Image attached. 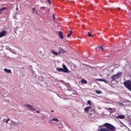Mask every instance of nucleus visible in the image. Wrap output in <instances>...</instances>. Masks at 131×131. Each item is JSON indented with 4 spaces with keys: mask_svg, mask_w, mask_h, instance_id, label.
Returning <instances> with one entry per match:
<instances>
[{
    "mask_svg": "<svg viewBox=\"0 0 131 131\" xmlns=\"http://www.w3.org/2000/svg\"><path fill=\"white\" fill-rule=\"evenodd\" d=\"M4 71L6 72V73H11V72H12L11 70H8V69L6 68L4 69Z\"/></svg>",
    "mask_w": 131,
    "mask_h": 131,
    "instance_id": "ddd939ff",
    "label": "nucleus"
},
{
    "mask_svg": "<svg viewBox=\"0 0 131 131\" xmlns=\"http://www.w3.org/2000/svg\"><path fill=\"white\" fill-rule=\"evenodd\" d=\"M47 1L48 2L49 4L51 5V0H47Z\"/></svg>",
    "mask_w": 131,
    "mask_h": 131,
    "instance_id": "393cba45",
    "label": "nucleus"
},
{
    "mask_svg": "<svg viewBox=\"0 0 131 131\" xmlns=\"http://www.w3.org/2000/svg\"><path fill=\"white\" fill-rule=\"evenodd\" d=\"M32 11H33V13H35V12H36V10L35 9V8H33L32 9Z\"/></svg>",
    "mask_w": 131,
    "mask_h": 131,
    "instance_id": "5701e85b",
    "label": "nucleus"
},
{
    "mask_svg": "<svg viewBox=\"0 0 131 131\" xmlns=\"http://www.w3.org/2000/svg\"><path fill=\"white\" fill-rule=\"evenodd\" d=\"M107 110H112V111H110V113H114V112H115V111H116V110L115 108H112L111 107H108L107 108Z\"/></svg>",
    "mask_w": 131,
    "mask_h": 131,
    "instance_id": "9d476101",
    "label": "nucleus"
},
{
    "mask_svg": "<svg viewBox=\"0 0 131 131\" xmlns=\"http://www.w3.org/2000/svg\"><path fill=\"white\" fill-rule=\"evenodd\" d=\"M130 4H131V0H130Z\"/></svg>",
    "mask_w": 131,
    "mask_h": 131,
    "instance_id": "7c9ffc66",
    "label": "nucleus"
},
{
    "mask_svg": "<svg viewBox=\"0 0 131 131\" xmlns=\"http://www.w3.org/2000/svg\"><path fill=\"white\" fill-rule=\"evenodd\" d=\"M87 103L88 104H89V105H90V106H92V103L91 102V100H88Z\"/></svg>",
    "mask_w": 131,
    "mask_h": 131,
    "instance_id": "412c9836",
    "label": "nucleus"
},
{
    "mask_svg": "<svg viewBox=\"0 0 131 131\" xmlns=\"http://www.w3.org/2000/svg\"><path fill=\"white\" fill-rule=\"evenodd\" d=\"M98 49H99V50H101V51H103V50H104L103 49V46H101V47L99 46Z\"/></svg>",
    "mask_w": 131,
    "mask_h": 131,
    "instance_id": "4be33fe9",
    "label": "nucleus"
},
{
    "mask_svg": "<svg viewBox=\"0 0 131 131\" xmlns=\"http://www.w3.org/2000/svg\"><path fill=\"white\" fill-rule=\"evenodd\" d=\"M58 35L60 38H61V39H64V36H63V33H62V32L59 31Z\"/></svg>",
    "mask_w": 131,
    "mask_h": 131,
    "instance_id": "6e6552de",
    "label": "nucleus"
},
{
    "mask_svg": "<svg viewBox=\"0 0 131 131\" xmlns=\"http://www.w3.org/2000/svg\"><path fill=\"white\" fill-rule=\"evenodd\" d=\"M18 8H16V11H18Z\"/></svg>",
    "mask_w": 131,
    "mask_h": 131,
    "instance_id": "cd10ccee",
    "label": "nucleus"
},
{
    "mask_svg": "<svg viewBox=\"0 0 131 131\" xmlns=\"http://www.w3.org/2000/svg\"><path fill=\"white\" fill-rule=\"evenodd\" d=\"M1 14H2V13H1V11H0V15H1Z\"/></svg>",
    "mask_w": 131,
    "mask_h": 131,
    "instance_id": "c756f323",
    "label": "nucleus"
},
{
    "mask_svg": "<svg viewBox=\"0 0 131 131\" xmlns=\"http://www.w3.org/2000/svg\"><path fill=\"white\" fill-rule=\"evenodd\" d=\"M65 53H66V51H65L64 50L62 49L61 48H60L59 50V52H58V54H65Z\"/></svg>",
    "mask_w": 131,
    "mask_h": 131,
    "instance_id": "1a4fd4ad",
    "label": "nucleus"
},
{
    "mask_svg": "<svg viewBox=\"0 0 131 131\" xmlns=\"http://www.w3.org/2000/svg\"><path fill=\"white\" fill-rule=\"evenodd\" d=\"M96 94H102V92H101V91L100 90H96Z\"/></svg>",
    "mask_w": 131,
    "mask_h": 131,
    "instance_id": "6ab92c4d",
    "label": "nucleus"
},
{
    "mask_svg": "<svg viewBox=\"0 0 131 131\" xmlns=\"http://www.w3.org/2000/svg\"><path fill=\"white\" fill-rule=\"evenodd\" d=\"M6 9H7L6 7H3V8L0 9V11L3 12V11H4V10H6Z\"/></svg>",
    "mask_w": 131,
    "mask_h": 131,
    "instance_id": "aec40b11",
    "label": "nucleus"
},
{
    "mask_svg": "<svg viewBox=\"0 0 131 131\" xmlns=\"http://www.w3.org/2000/svg\"><path fill=\"white\" fill-rule=\"evenodd\" d=\"M9 120H10V119H6V121H5L6 123H8L9 122Z\"/></svg>",
    "mask_w": 131,
    "mask_h": 131,
    "instance_id": "b1692460",
    "label": "nucleus"
},
{
    "mask_svg": "<svg viewBox=\"0 0 131 131\" xmlns=\"http://www.w3.org/2000/svg\"><path fill=\"white\" fill-rule=\"evenodd\" d=\"M86 35H88L89 37H92V36H94L92 34H91L89 32L86 33Z\"/></svg>",
    "mask_w": 131,
    "mask_h": 131,
    "instance_id": "2eb2a0df",
    "label": "nucleus"
},
{
    "mask_svg": "<svg viewBox=\"0 0 131 131\" xmlns=\"http://www.w3.org/2000/svg\"><path fill=\"white\" fill-rule=\"evenodd\" d=\"M124 86L131 92V81L129 80L125 81L123 83Z\"/></svg>",
    "mask_w": 131,
    "mask_h": 131,
    "instance_id": "20e7f679",
    "label": "nucleus"
},
{
    "mask_svg": "<svg viewBox=\"0 0 131 131\" xmlns=\"http://www.w3.org/2000/svg\"><path fill=\"white\" fill-rule=\"evenodd\" d=\"M53 18L54 20L55 21V14L53 15Z\"/></svg>",
    "mask_w": 131,
    "mask_h": 131,
    "instance_id": "a878e982",
    "label": "nucleus"
},
{
    "mask_svg": "<svg viewBox=\"0 0 131 131\" xmlns=\"http://www.w3.org/2000/svg\"><path fill=\"white\" fill-rule=\"evenodd\" d=\"M106 128H99L98 131H114L115 130V127L111 124L105 123L103 124Z\"/></svg>",
    "mask_w": 131,
    "mask_h": 131,
    "instance_id": "f257e3e1",
    "label": "nucleus"
},
{
    "mask_svg": "<svg viewBox=\"0 0 131 131\" xmlns=\"http://www.w3.org/2000/svg\"><path fill=\"white\" fill-rule=\"evenodd\" d=\"M125 117L124 115H119L117 116V118H119L120 119H123Z\"/></svg>",
    "mask_w": 131,
    "mask_h": 131,
    "instance_id": "9b49d317",
    "label": "nucleus"
},
{
    "mask_svg": "<svg viewBox=\"0 0 131 131\" xmlns=\"http://www.w3.org/2000/svg\"><path fill=\"white\" fill-rule=\"evenodd\" d=\"M36 113H39L40 112L36 111Z\"/></svg>",
    "mask_w": 131,
    "mask_h": 131,
    "instance_id": "bb28decb",
    "label": "nucleus"
},
{
    "mask_svg": "<svg viewBox=\"0 0 131 131\" xmlns=\"http://www.w3.org/2000/svg\"><path fill=\"white\" fill-rule=\"evenodd\" d=\"M51 52L53 55H55V56H58V55H59V52H57L54 50H52Z\"/></svg>",
    "mask_w": 131,
    "mask_h": 131,
    "instance_id": "f8f14e48",
    "label": "nucleus"
},
{
    "mask_svg": "<svg viewBox=\"0 0 131 131\" xmlns=\"http://www.w3.org/2000/svg\"><path fill=\"white\" fill-rule=\"evenodd\" d=\"M81 83H84L85 84H86L88 83V82L86 81V80L84 79H82L81 80Z\"/></svg>",
    "mask_w": 131,
    "mask_h": 131,
    "instance_id": "4468645a",
    "label": "nucleus"
},
{
    "mask_svg": "<svg viewBox=\"0 0 131 131\" xmlns=\"http://www.w3.org/2000/svg\"><path fill=\"white\" fill-rule=\"evenodd\" d=\"M72 34V31H70L69 33L67 35V37H70Z\"/></svg>",
    "mask_w": 131,
    "mask_h": 131,
    "instance_id": "dca6fc26",
    "label": "nucleus"
},
{
    "mask_svg": "<svg viewBox=\"0 0 131 131\" xmlns=\"http://www.w3.org/2000/svg\"><path fill=\"white\" fill-rule=\"evenodd\" d=\"M96 80H97V81H104V82H106V81H105V80L103 79H96Z\"/></svg>",
    "mask_w": 131,
    "mask_h": 131,
    "instance_id": "a211bd4d",
    "label": "nucleus"
},
{
    "mask_svg": "<svg viewBox=\"0 0 131 131\" xmlns=\"http://www.w3.org/2000/svg\"><path fill=\"white\" fill-rule=\"evenodd\" d=\"M25 107H28L29 108L30 110H32V111H35V108L33 107V106L30 105V104H25Z\"/></svg>",
    "mask_w": 131,
    "mask_h": 131,
    "instance_id": "39448f33",
    "label": "nucleus"
},
{
    "mask_svg": "<svg viewBox=\"0 0 131 131\" xmlns=\"http://www.w3.org/2000/svg\"><path fill=\"white\" fill-rule=\"evenodd\" d=\"M91 108L92 107L91 106H87V107H85L84 109V112H85V113H89L90 109H91Z\"/></svg>",
    "mask_w": 131,
    "mask_h": 131,
    "instance_id": "0eeeda50",
    "label": "nucleus"
},
{
    "mask_svg": "<svg viewBox=\"0 0 131 131\" xmlns=\"http://www.w3.org/2000/svg\"><path fill=\"white\" fill-rule=\"evenodd\" d=\"M99 128H101V127H102V125H100V126H99Z\"/></svg>",
    "mask_w": 131,
    "mask_h": 131,
    "instance_id": "c85d7f7f",
    "label": "nucleus"
},
{
    "mask_svg": "<svg viewBox=\"0 0 131 131\" xmlns=\"http://www.w3.org/2000/svg\"><path fill=\"white\" fill-rule=\"evenodd\" d=\"M51 121H56V122H58V121H59V120H58V119L55 118L51 119Z\"/></svg>",
    "mask_w": 131,
    "mask_h": 131,
    "instance_id": "f3484780",
    "label": "nucleus"
},
{
    "mask_svg": "<svg viewBox=\"0 0 131 131\" xmlns=\"http://www.w3.org/2000/svg\"><path fill=\"white\" fill-rule=\"evenodd\" d=\"M62 67L63 68H57L56 70H57V71L64 72L66 73H69V70H68V69L64 64L62 65Z\"/></svg>",
    "mask_w": 131,
    "mask_h": 131,
    "instance_id": "f03ea898",
    "label": "nucleus"
},
{
    "mask_svg": "<svg viewBox=\"0 0 131 131\" xmlns=\"http://www.w3.org/2000/svg\"><path fill=\"white\" fill-rule=\"evenodd\" d=\"M7 34V31L6 30H3L1 33H0V38L3 37L5 36Z\"/></svg>",
    "mask_w": 131,
    "mask_h": 131,
    "instance_id": "423d86ee",
    "label": "nucleus"
},
{
    "mask_svg": "<svg viewBox=\"0 0 131 131\" xmlns=\"http://www.w3.org/2000/svg\"><path fill=\"white\" fill-rule=\"evenodd\" d=\"M122 75V72H119V73H117L116 75H114L112 77V81H114V80H116V79H118V78H120V77H121Z\"/></svg>",
    "mask_w": 131,
    "mask_h": 131,
    "instance_id": "7ed1b4c3",
    "label": "nucleus"
}]
</instances>
